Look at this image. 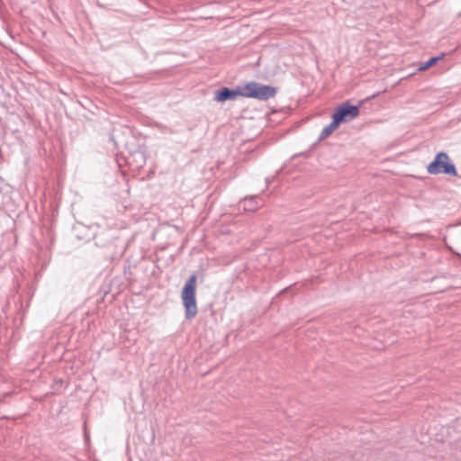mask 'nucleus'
Segmentation results:
<instances>
[{
	"mask_svg": "<svg viewBox=\"0 0 461 461\" xmlns=\"http://www.w3.org/2000/svg\"><path fill=\"white\" fill-rule=\"evenodd\" d=\"M195 274L191 275L181 291V299L185 308V318L192 320L197 314Z\"/></svg>",
	"mask_w": 461,
	"mask_h": 461,
	"instance_id": "nucleus-1",
	"label": "nucleus"
},
{
	"mask_svg": "<svg viewBox=\"0 0 461 461\" xmlns=\"http://www.w3.org/2000/svg\"><path fill=\"white\" fill-rule=\"evenodd\" d=\"M278 88L268 85H264L256 81L247 82L241 87L243 97L253 98L259 101H267L276 96Z\"/></svg>",
	"mask_w": 461,
	"mask_h": 461,
	"instance_id": "nucleus-2",
	"label": "nucleus"
},
{
	"mask_svg": "<svg viewBox=\"0 0 461 461\" xmlns=\"http://www.w3.org/2000/svg\"><path fill=\"white\" fill-rule=\"evenodd\" d=\"M427 172L430 175L457 176L456 165L445 151H439L436 154L434 159L427 166Z\"/></svg>",
	"mask_w": 461,
	"mask_h": 461,
	"instance_id": "nucleus-3",
	"label": "nucleus"
},
{
	"mask_svg": "<svg viewBox=\"0 0 461 461\" xmlns=\"http://www.w3.org/2000/svg\"><path fill=\"white\" fill-rule=\"evenodd\" d=\"M359 109L360 105H353L349 101H347L334 109L331 119H334L340 125L357 118L359 115Z\"/></svg>",
	"mask_w": 461,
	"mask_h": 461,
	"instance_id": "nucleus-4",
	"label": "nucleus"
},
{
	"mask_svg": "<svg viewBox=\"0 0 461 461\" xmlns=\"http://www.w3.org/2000/svg\"><path fill=\"white\" fill-rule=\"evenodd\" d=\"M239 96H242L241 86L236 88L221 86L214 91L213 100L217 103H224L235 100Z\"/></svg>",
	"mask_w": 461,
	"mask_h": 461,
	"instance_id": "nucleus-5",
	"label": "nucleus"
},
{
	"mask_svg": "<svg viewBox=\"0 0 461 461\" xmlns=\"http://www.w3.org/2000/svg\"><path fill=\"white\" fill-rule=\"evenodd\" d=\"M129 163H132L134 161L136 163L137 168H142L146 164V154L142 149H136L131 152L130 157L128 158Z\"/></svg>",
	"mask_w": 461,
	"mask_h": 461,
	"instance_id": "nucleus-6",
	"label": "nucleus"
},
{
	"mask_svg": "<svg viewBox=\"0 0 461 461\" xmlns=\"http://www.w3.org/2000/svg\"><path fill=\"white\" fill-rule=\"evenodd\" d=\"M240 204L243 205V210L246 212H255L259 208L258 196L250 195L245 197L240 201Z\"/></svg>",
	"mask_w": 461,
	"mask_h": 461,
	"instance_id": "nucleus-7",
	"label": "nucleus"
},
{
	"mask_svg": "<svg viewBox=\"0 0 461 461\" xmlns=\"http://www.w3.org/2000/svg\"><path fill=\"white\" fill-rule=\"evenodd\" d=\"M339 127V124L334 119H332L330 123L322 129L321 132L319 135L318 140L321 141V140L328 138Z\"/></svg>",
	"mask_w": 461,
	"mask_h": 461,
	"instance_id": "nucleus-8",
	"label": "nucleus"
},
{
	"mask_svg": "<svg viewBox=\"0 0 461 461\" xmlns=\"http://www.w3.org/2000/svg\"><path fill=\"white\" fill-rule=\"evenodd\" d=\"M444 56H445V54L442 53L441 55L437 56V57H430L427 61H425V62L420 64L419 69L420 70H426V69L429 68L430 67H432L435 64H437V62L438 60L442 59Z\"/></svg>",
	"mask_w": 461,
	"mask_h": 461,
	"instance_id": "nucleus-9",
	"label": "nucleus"
}]
</instances>
